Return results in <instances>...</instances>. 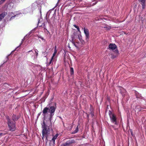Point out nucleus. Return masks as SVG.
<instances>
[{
  "label": "nucleus",
  "instance_id": "obj_1",
  "mask_svg": "<svg viewBox=\"0 0 146 146\" xmlns=\"http://www.w3.org/2000/svg\"><path fill=\"white\" fill-rule=\"evenodd\" d=\"M56 104L53 106H50L49 108L48 107H46L42 111L43 115L44 116V119L46 121V115L48 112L50 113L49 117L47 120V121H49L50 123H51L52 120V119L53 116L54 115V112L56 108Z\"/></svg>",
  "mask_w": 146,
  "mask_h": 146
},
{
  "label": "nucleus",
  "instance_id": "obj_2",
  "mask_svg": "<svg viewBox=\"0 0 146 146\" xmlns=\"http://www.w3.org/2000/svg\"><path fill=\"white\" fill-rule=\"evenodd\" d=\"M43 125H42L43 130L42 131V139L43 137H45L46 139L47 140V137L50 133V129L47 127L44 123V122H43Z\"/></svg>",
  "mask_w": 146,
  "mask_h": 146
},
{
  "label": "nucleus",
  "instance_id": "obj_3",
  "mask_svg": "<svg viewBox=\"0 0 146 146\" xmlns=\"http://www.w3.org/2000/svg\"><path fill=\"white\" fill-rule=\"evenodd\" d=\"M6 119L8 122L7 124L9 130L11 131H14L16 129L15 121H12L10 119L9 117L8 116L6 117Z\"/></svg>",
  "mask_w": 146,
  "mask_h": 146
},
{
  "label": "nucleus",
  "instance_id": "obj_4",
  "mask_svg": "<svg viewBox=\"0 0 146 146\" xmlns=\"http://www.w3.org/2000/svg\"><path fill=\"white\" fill-rule=\"evenodd\" d=\"M109 114L111 122L115 125H117V118L116 116L112 113L111 111H109Z\"/></svg>",
  "mask_w": 146,
  "mask_h": 146
},
{
  "label": "nucleus",
  "instance_id": "obj_5",
  "mask_svg": "<svg viewBox=\"0 0 146 146\" xmlns=\"http://www.w3.org/2000/svg\"><path fill=\"white\" fill-rule=\"evenodd\" d=\"M79 38L80 41V42H78H78H75L73 39L71 41L72 44L77 48L82 46V45L84 43V41L82 39H80L79 37Z\"/></svg>",
  "mask_w": 146,
  "mask_h": 146
},
{
  "label": "nucleus",
  "instance_id": "obj_6",
  "mask_svg": "<svg viewBox=\"0 0 146 146\" xmlns=\"http://www.w3.org/2000/svg\"><path fill=\"white\" fill-rule=\"evenodd\" d=\"M37 7H38V9L40 13H41V5L40 4H38L36 2H35L32 4V7L33 9L36 8Z\"/></svg>",
  "mask_w": 146,
  "mask_h": 146
},
{
  "label": "nucleus",
  "instance_id": "obj_7",
  "mask_svg": "<svg viewBox=\"0 0 146 146\" xmlns=\"http://www.w3.org/2000/svg\"><path fill=\"white\" fill-rule=\"evenodd\" d=\"M84 32L86 35V39L87 40L89 38V32L88 29L85 28H84Z\"/></svg>",
  "mask_w": 146,
  "mask_h": 146
},
{
  "label": "nucleus",
  "instance_id": "obj_8",
  "mask_svg": "<svg viewBox=\"0 0 146 146\" xmlns=\"http://www.w3.org/2000/svg\"><path fill=\"white\" fill-rule=\"evenodd\" d=\"M16 13L15 14V15L13 14V13H11L9 14V16H11V17L10 19V20H11L12 19H13L16 17H17L19 15H20V14H21V13L18 14L17 12H16Z\"/></svg>",
  "mask_w": 146,
  "mask_h": 146
},
{
  "label": "nucleus",
  "instance_id": "obj_9",
  "mask_svg": "<svg viewBox=\"0 0 146 146\" xmlns=\"http://www.w3.org/2000/svg\"><path fill=\"white\" fill-rule=\"evenodd\" d=\"M138 1L142 5L143 9H144L145 6L146 0H138Z\"/></svg>",
  "mask_w": 146,
  "mask_h": 146
},
{
  "label": "nucleus",
  "instance_id": "obj_10",
  "mask_svg": "<svg viewBox=\"0 0 146 146\" xmlns=\"http://www.w3.org/2000/svg\"><path fill=\"white\" fill-rule=\"evenodd\" d=\"M117 48L116 45L113 44H110L109 45V48L110 49L113 50Z\"/></svg>",
  "mask_w": 146,
  "mask_h": 146
},
{
  "label": "nucleus",
  "instance_id": "obj_11",
  "mask_svg": "<svg viewBox=\"0 0 146 146\" xmlns=\"http://www.w3.org/2000/svg\"><path fill=\"white\" fill-rule=\"evenodd\" d=\"M72 141L70 140L67 141L64 143L62 144L60 146H68L72 143Z\"/></svg>",
  "mask_w": 146,
  "mask_h": 146
},
{
  "label": "nucleus",
  "instance_id": "obj_12",
  "mask_svg": "<svg viewBox=\"0 0 146 146\" xmlns=\"http://www.w3.org/2000/svg\"><path fill=\"white\" fill-rule=\"evenodd\" d=\"M7 13L6 12H4L0 14V21H1L5 16L7 14Z\"/></svg>",
  "mask_w": 146,
  "mask_h": 146
},
{
  "label": "nucleus",
  "instance_id": "obj_13",
  "mask_svg": "<svg viewBox=\"0 0 146 146\" xmlns=\"http://www.w3.org/2000/svg\"><path fill=\"white\" fill-rule=\"evenodd\" d=\"M58 135V134H56L52 138V141H53V143L55 144V140L56 139Z\"/></svg>",
  "mask_w": 146,
  "mask_h": 146
},
{
  "label": "nucleus",
  "instance_id": "obj_14",
  "mask_svg": "<svg viewBox=\"0 0 146 146\" xmlns=\"http://www.w3.org/2000/svg\"><path fill=\"white\" fill-rule=\"evenodd\" d=\"M12 121H15L17 120L19 118V117L18 116L17 117L15 115H13L12 116Z\"/></svg>",
  "mask_w": 146,
  "mask_h": 146
},
{
  "label": "nucleus",
  "instance_id": "obj_15",
  "mask_svg": "<svg viewBox=\"0 0 146 146\" xmlns=\"http://www.w3.org/2000/svg\"><path fill=\"white\" fill-rule=\"evenodd\" d=\"M56 53L57 52H54L53 54V56L51 58L50 61V64L51 63L52 61L55 58L54 56H55Z\"/></svg>",
  "mask_w": 146,
  "mask_h": 146
},
{
  "label": "nucleus",
  "instance_id": "obj_16",
  "mask_svg": "<svg viewBox=\"0 0 146 146\" xmlns=\"http://www.w3.org/2000/svg\"><path fill=\"white\" fill-rule=\"evenodd\" d=\"M122 90H123V93H124V94L122 92V91H121V93L122 94V96H124L125 94L126 93V91H125V90L123 88L122 89Z\"/></svg>",
  "mask_w": 146,
  "mask_h": 146
},
{
  "label": "nucleus",
  "instance_id": "obj_17",
  "mask_svg": "<svg viewBox=\"0 0 146 146\" xmlns=\"http://www.w3.org/2000/svg\"><path fill=\"white\" fill-rule=\"evenodd\" d=\"M78 127L77 126V127L76 128V129L74 130V131L72 133V134H75L78 131Z\"/></svg>",
  "mask_w": 146,
  "mask_h": 146
},
{
  "label": "nucleus",
  "instance_id": "obj_18",
  "mask_svg": "<svg viewBox=\"0 0 146 146\" xmlns=\"http://www.w3.org/2000/svg\"><path fill=\"white\" fill-rule=\"evenodd\" d=\"M70 73L71 75L74 74V70L72 68H71L70 69Z\"/></svg>",
  "mask_w": 146,
  "mask_h": 146
},
{
  "label": "nucleus",
  "instance_id": "obj_19",
  "mask_svg": "<svg viewBox=\"0 0 146 146\" xmlns=\"http://www.w3.org/2000/svg\"><path fill=\"white\" fill-rule=\"evenodd\" d=\"M41 21H40V20H39L38 21V25L39 26V27H41V26H42V24H44V23H42V24H40V23L41 24Z\"/></svg>",
  "mask_w": 146,
  "mask_h": 146
},
{
  "label": "nucleus",
  "instance_id": "obj_20",
  "mask_svg": "<svg viewBox=\"0 0 146 146\" xmlns=\"http://www.w3.org/2000/svg\"><path fill=\"white\" fill-rule=\"evenodd\" d=\"M35 53L36 54V56H38V51L37 49H35Z\"/></svg>",
  "mask_w": 146,
  "mask_h": 146
},
{
  "label": "nucleus",
  "instance_id": "obj_21",
  "mask_svg": "<svg viewBox=\"0 0 146 146\" xmlns=\"http://www.w3.org/2000/svg\"><path fill=\"white\" fill-rule=\"evenodd\" d=\"M54 52H57V47H56V46H55L54 47Z\"/></svg>",
  "mask_w": 146,
  "mask_h": 146
},
{
  "label": "nucleus",
  "instance_id": "obj_22",
  "mask_svg": "<svg viewBox=\"0 0 146 146\" xmlns=\"http://www.w3.org/2000/svg\"><path fill=\"white\" fill-rule=\"evenodd\" d=\"M5 134H6V133H0V136H2Z\"/></svg>",
  "mask_w": 146,
  "mask_h": 146
},
{
  "label": "nucleus",
  "instance_id": "obj_23",
  "mask_svg": "<svg viewBox=\"0 0 146 146\" xmlns=\"http://www.w3.org/2000/svg\"><path fill=\"white\" fill-rule=\"evenodd\" d=\"M39 38H41L42 40H44V41H45V40L44 39V38H43V37H39Z\"/></svg>",
  "mask_w": 146,
  "mask_h": 146
},
{
  "label": "nucleus",
  "instance_id": "obj_24",
  "mask_svg": "<svg viewBox=\"0 0 146 146\" xmlns=\"http://www.w3.org/2000/svg\"><path fill=\"white\" fill-rule=\"evenodd\" d=\"M74 26L76 28L77 27V26L76 25H74Z\"/></svg>",
  "mask_w": 146,
  "mask_h": 146
},
{
  "label": "nucleus",
  "instance_id": "obj_25",
  "mask_svg": "<svg viewBox=\"0 0 146 146\" xmlns=\"http://www.w3.org/2000/svg\"><path fill=\"white\" fill-rule=\"evenodd\" d=\"M138 108H139V106H136V108H135V110H137V109H138Z\"/></svg>",
  "mask_w": 146,
  "mask_h": 146
},
{
  "label": "nucleus",
  "instance_id": "obj_26",
  "mask_svg": "<svg viewBox=\"0 0 146 146\" xmlns=\"http://www.w3.org/2000/svg\"><path fill=\"white\" fill-rule=\"evenodd\" d=\"M77 29L78 30V31H79V32H80V29L79 28H78V29Z\"/></svg>",
  "mask_w": 146,
  "mask_h": 146
},
{
  "label": "nucleus",
  "instance_id": "obj_27",
  "mask_svg": "<svg viewBox=\"0 0 146 146\" xmlns=\"http://www.w3.org/2000/svg\"><path fill=\"white\" fill-rule=\"evenodd\" d=\"M41 112H40V113H39L38 114V116L40 115V114H41Z\"/></svg>",
  "mask_w": 146,
  "mask_h": 146
},
{
  "label": "nucleus",
  "instance_id": "obj_28",
  "mask_svg": "<svg viewBox=\"0 0 146 146\" xmlns=\"http://www.w3.org/2000/svg\"><path fill=\"white\" fill-rule=\"evenodd\" d=\"M32 52V50H30V51H29L28 52H27V53H29V52Z\"/></svg>",
  "mask_w": 146,
  "mask_h": 146
},
{
  "label": "nucleus",
  "instance_id": "obj_29",
  "mask_svg": "<svg viewBox=\"0 0 146 146\" xmlns=\"http://www.w3.org/2000/svg\"><path fill=\"white\" fill-rule=\"evenodd\" d=\"M6 0H2V1H5Z\"/></svg>",
  "mask_w": 146,
  "mask_h": 146
},
{
  "label": "nucleus",
  "instance_id": "obj_30",
  "mask_svg": "<svg viewBox=\"0 0 146 146\" xmlns=\"http://www.w3.org/2000/svg\"><path fill=\"white\" fill-rule=\"evenodd\" d=\"M44 53L45 54L46 53V52H43V54H44Z\"/></svg>",
  "mask_w": 146,
  "mask_h": 146
},
{
  "label": "nucleus",
  "instance_id": "obj_31",
  "mask_svg": "<svg viewBox=\"0 0 146 146\" xmlns=\"http://www.w3.org/2000/svg\"><path fill=\"white\" fill-rule=\"evenodd\" d=\"M141 110L140 109H139V110H139V111H141Z\"/></svg>",
  "mask_w": 146,
  "mask_h": 146
},
{
  "label": "nucleus",
  "instance_id": "obj_32",
  "mask_svg": "<svg viewBox=\"0 0 146 146\" xmlns=\"http://www.w3.org/2000/svg\"><path fill=\"white\" fill-rule=\"evenodd\" d=\"M78 28H79V27L78 26V27H77V28H76L77 29H78Z\"/></svg>",
  "mask_w": 146,
  "mask_h": 146
},
{
  "label": "nucleus",
  "instance_id": "obj_33",
  "mask_svg": "<svg viewBox=\"0 0 146 146\" xmlns=\"http://www.w3.org/2000/svg\"><path fill=\"white\" fill-rule=\"evenodd\" d=\"M28 10V9H26V10L27 11V10Z\"/></svg>",
  "mask_w": 146,
  "mask_h": 146
},
{
  "label": "nucleus",
  "instance_id": "obj_34",
  "mask_svg": "<svg viewBox=\"0 0 146 146\" xmlns=\"http://www.w3.org/2000/svg\"><path fill=\"white\" fill-rule=\"evenodd\" d=\"M116 52H118V51H116Z\"/></svg>",
  "mask_w": 146,
  "mask_h": 146
}]
</instances>
